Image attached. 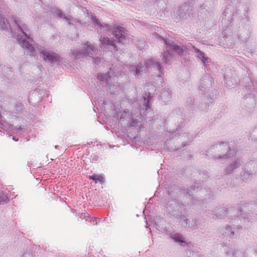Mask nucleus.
Listing matches in <instances>:
<instances>
[{"label":"nucleus","instance_id":"24","mask_svg":"<svg viewBox=\"0 0 257 257\" xmlns=\"http://www.w3.org/2000/svg\"><path fill=\"white\" fill-rule=\"evenodd\" d=\"M89 178L95 181V183L100 182V183H103L104 182V178L100 175H95L93 174L92 176H89Z\"/></svg>","mask_w":257,"mask_h":257},{"label":"nucleus","instance_id":"51","mask_svg":"<svg viewBox=\"0 0 257 257\" xmlns=\"http://www.w3.org/2000/svg\"><path fill=\"white\" fill-rule=\"evenodd\" d=\"M1 119H2V117H1ZM2 120H1V121H2ZM2 124H3V123H2V122H1V125H2Z\"/></svg>","mask_w":257,"mask_h":257},{"label":"nucleus","instance_id":"35","mask_svg":"<svg viewBox=\"0 0 257 257\" xmlns=\"http://www.w3.org/2000/svg\"><path fill=\"white\" fill-rule=\"evenodd\" d=\"M242 20L243 22H248L249 18H248V17L247 16H246L245 15H244Z\"/></svg>","mask_w":257,"mask_h":257},{"label":"nucleus","instance_id":"12","mask_svg":"<svg viewBox=\"0 0 257 257\" xmlns=\"http://www.w3.org/2000/svg\"><path fill=\"white\" fill-rule=\"evenodd\" d=\"M213 82L212 77L209 74H205L200 79V90L205 93H207L212 86Z\"/></svg>","mask_w":257,"mask_h":257},{"label":"nucleus","instance_id":"6","mask_svg":"<svg viewBox=\"0 0 257 257\" xmlns=\"http://www.w3.org/2000/svg\"><path fill=\"white\" fill-rule=\"evenodd\" d=\"M97 78L99 81L106 83L105 87L111 93L114 94L119 90V85L116 81V75L111 68H110L106 73H98Z\"/></svg>","mask_w":257,"mask_h":257},{"label":"nucleus","instance_id":"34","mask_svg":"<svg viewBox=\"0 0 257 257\" xmlns=\"http://www.w3.org/2000/svg\"><path fill=\"white\" fill-rule=\"evenodd\" d=\"M100 218L97 217H93L91 218V222L94 223L95 224H97V220H100Z\"/></svg>","mask_w":257,"mask_h":257},{"label":"nucleus","instance_id":"3","mask_svg":"<svg viewBox=\"0 0 257 257\" xmlns=\"http://www.w3.org/2000/svg\"><path fill=\"white\" fill-rule=\"evenodd\" d=\"M180 192L178 188L169 190L165 206L171 215L175 216L181 225L187 227L188 221L187 212L186 206L179 200L178 193Z\"/></svg>","mask_w":257,"mask_h":257},{"label":"nucleus","instance_id":"38","mask_svg":"<svg viewBox=\"0 0 257 257\" xmlns=\"http://www.w3.org/2000/svg\"><path fill=\"white\" fill-rule=\"evenodd\" d=\"M175 112L179 114V113H182V110L180 108L176 109L175 110Z\"/></svg>","mask_w":257,"mask_h":257},{"label":"nucleus","instance_id":"11","mask_svg":"<svg viewBox=\"0 0 257 257\" xmlns=\"http://www.w3.org/2000/svg\"><path fill=\"white\" fill-rule=\"evenodd\" d=\"M216 4V0H206L200 6V13L204 14L206 17L212 16Z\"/></svg>","mask_w":257,"mask_h":257},{"label":"nucleus","instance_id":"9","mask_svg":"<svg viewBox=\"0 0 257 257\" xmlns=\"http://www.w3.org/2000/svg\"><path fill=\"white\" fill-rule=\"evenodd\" d=\"M237 16L236 9L233 5H227L222 13L221 23L224 27L231 26L234 17Z\"/></svg>","mask_w":257,"mask_h":257},{"label":"nucleus","instance_id":"15","mask_svg":"<svg viewBox=\"0 0 257 257\" xmlns=\"http://www.w3.org/2000/svg\"><path fill=\"white\" fill-rule=\"evenodd\" d=\"M234 211H235V209L233 208H231L230 209L227 210V208L224 207H221L217 209L216 211L215 214L214 216H213L212 217L214 219L218 218H224L228 213L230 214V215H235L233 212Z\"/></svg>","mask_w":257,"mask_h":257},{"label":"nucleus","instance_id":"19","mask_svg":"<svg viewBox=\"0 0 257 257\" xmlns=\"http://www.w3.org/2000/svg\"><path fill=\"white\" fill-rule=\"evenodd\" d=\"M150 94H146L145 96H144L143 99L141 100V103L143 105V107H141V111L143 110H148L150 109L151 106L150 103Z\"/></svg>","mask_w":257,"mask_h":257},{"label":"nucleus","instance_id":"16","mask_svg":"<svg viewBox=\"0 0 257 257\" xmlns=\"http://www.w3.org/2000/svg\"><path fill=\"white\" fill-rule=\"evenodd\" d=\"M170 238L172 239H173L175 242L178 243L179 244V245H180L181 246H184L185 245H188L189 244V243L186 242L185 240V238L180 233H172L170 235Z\"/></svg>","mask_w":257,"mask_h":257},{"label":"nucleus","instance_id":"13","mask_svg":"<svg viewBox=\"0 0 257 257\" xmlns=\"http://www.w3.org/2000/svg\"><path fill=\"white\" fill-rule=\"evenodd\" d=\"M193 9V5L189 2L184 3L179 7L177 15L180 18L186 19L191 14Z\"/></svg>","mask_w":257,"mask_h":257},{"label":"nucleus","instance_id":"40","mask_svg":"<svg viewBox=\"0 0 257 257\" xmlns=\"http://www.w3.org/2000/svg\"><path fill=\"white\" fill-rule=\"evenodd\" d=\"M182 145L183 147H185V146H186L187 145V144H186V142H184L182 143Z\"/></svg>","mask_w":257,"mask_h":257},{"label":"nucleus","instance_id":"43","mask_svg":"<svg viewBox=\"0 0 257 257\" xmlns=\"http://www.w3.org/2000/svg\"><path fill=\"white\" fill-rule=\"evenodd\" d=\"M14 119H15V120H17L18 119V117L15 116L14 117Z\"/></svg>","mask_w":257,"mask_h":257},{"label":"nucleus","instance_id":"23","mask_svg":"<svg viewBox=\"0 0 257 257\" xmlns=\"http://www.w3.org/2000/svg\"><path fill=\"white\" fill-rule=\"evenodd\" d=\"M247 208V209H249V208H250V205L249 204L247 205V206H246L245 205H243L242 207H241L239 210H237V213L235 214V215H237V217H240L243 218V219H245L246 218L247 219H248V217H246V216H244V214L242 213V212L246 211V208Z\"/></svg>","mask_w":257,"mask_h":257},{"label":"nucleus","instance_id":"45","mask_svg":"<svg viewBox=\"0 0 257 257\" xmlns=\"http://www.w3.org/2000/svg\"><path fill=\"white\" fill-rule=\"evenodd\" d=\"M59 146L56 145L55 146V149H57L58 148Z\"/></svg>","mask_w":257,"mask_h":257},{"label":"nucleus","instance_id":"42","mask_svg":"<svg viewBox=\"0 0 257 257\" xmlns=\"http://www.w3.org/2000/svg\"><path fill=\"white\" fill-rule=\"evenodd\" d=\"M195 190V188L193 187H191V188H190V190H189L190 192H191V190Z\"/></svg>","mask_w":257,"mask_h":257},{"label":"nucleus","instance_id":"53","mask_svg":"<svg viewBox=\"0 0 257 257\" xmlns=\"http://www.w3.org/2000/svg\"><path fill=\"white\" fill-rule=\"evenodd\" d=\"M201 191L203 193V192H204V190L202 189V190H201Z\"/></svg>","mask_w":257,"mask_h":257},{"label":"nucleus","instance_id":"2","mask_svg":"<svg viewBox=\"0 0 257 257\" xmlns=\"http://www.w3.org/2000/svg\"><path fill=\"white\" fill-rule=\"evenodd\" d=\"M155 35L157 38L163 41L165 45L166 51H164L162 55V61L164 63L166 64L171 63L173 58V52L179 55H181L185 50H191V49H192L195 53V57L199 59L205 67L208 69L207 66H209L210 64L211 63V61L205 53L202 52L197 48L190 44L185 45H182V46L179 45L175 42L169 39H165L157 34H155Z\"/></svg>","mask_w":257,"mask_h":257},{"label":"nucleus","instance_id":"18","mask_svg":"<svg viewBox=\"0 0 257 257\" xmlns=\"http://www.w3.org/2000/svg\"><path fill=\"white\" fill-rule=\"evenodd\" d=\"M3 75L4 76V81L6 83H11L14 79V73L13 71L8 67H4Z\"/></svg>","mask_w":257,"mask_h":257},{"label":"nucleus","instance_id":"41","mask_svg":"<svg viewBox=\"0 0 257 257\" xmlns=\"http://www.w3.org/2000/svg\"><path fill=\"white\" fill-rule=\"evenodd\" d=\"M186 136H187L186 135H185V134H183V135H181V138L182 139H184V138H185V137H186Z\"/></svg>","mask_w":257,"mask_h":257},{"label":"nucleus","instance_id":"21","mask_svg":"<svg viewBox=\"0 0 257 257\" xmlns=\"http://www.w3.org/2000/svg\"><path fill=\"white\" fill-rule=\"evenodd\" d=\"M243 104L245 107L251 109L254 107L255 100L253 97L248 96L244 99Z\"/></svg>","mask_w":257,"mask_h":257},{"label":"nucleus","instance_id":"5","mask_svg":"<svg viewBox=\"0 0 257 257\" xmlns=\"http://www.w3.org/2000/svg\"><path fill=\"white\" fill-rule=\"evenodd\" d=\"M206 156L210 154L214 159H227L233 156L234 150L231 149L226 142H218L211 146L210 148L206 151Z\"/></svg>","mask_w":257,"mask_h":257},{"label":"nucleus","instance_id":"47","mask_svg":"<svg viewBox=\"0 0 257 257\" xmlns=\"http://www.w3.org/2000/svg\"><path fill=\"white\" fill-rule=\"evenodd\" d=\"M13 139L14 140H15V141H18V139H16L14 137L13 138Z\"/></svg>","mask_w":257,"mask_h":257},{"label":"nucleus","instance_id":"36","mask_svg":"<svg viewBox=\"0 0 257 257\" xmlns=\"http://www.w3.org/2000/svg\"><path fill=\"white\" fill-rule=\"evenodd\" d=\"M209 192H210V194H208L207 195H205V196H204V199L205 200L207 198H209L211 196V191L209 190Z\"/></svg>","mask_w":257,"mask_h":257},{"label":"nucleus","instance_id":"49","mask_svg":"<svg viewBox=\"0 0 257 257\" xmlns=\"http://www.w3.org/2000/svg\"><path fill=\"white\" fill-rule=\"evenodd\" d=\"M178 126H179L180 127H182L183 126V125H179Z\"/></svg>","mask_w":257,"mask_h":257},{"label":"nucleus","instance_id":"29","mask_svg":"<svg viewBox=\"0 0 257 257\" xmlns=\"http://www.w3.org/2000/svg\"><path fill=\"white\" fill-rule=\"evenodd\" d=\"M56 15L59 17V18H63L67 21L68 20V18L62 13V12L60 10H58L56 13Z\"/></svg>","mask_w":257,"mask_h":257},{"label":"nucleus","instance_id":"14","mask_svg":"<svg viewBox=\"0 0 257 257\" xmlns=\"http://www.w3.org/2000/svg\"><path fill=\"white\" fill-rule=\"evenodd\" d=\"M99 41L100 47L102 48H113L115 49L116 48L114 43L115 41L107 37H105L102 35L100 36Z\"/></svg>","mask_w":257,"mask_h":257},{"label":"nucleus","instance_id":"1","mask_svg":"<svg viewBox=\"0 0 257 257\" xmlns=\"http://www.w3.org/2000/svg\"><path fill=\"white\" fill-rule=\"evenodd\" d=\"M15 25L17 27L18 32H21L22 35L18 34L17 40L21 46L27 51V52L31 56H34L36 54V49L40 54L43 57L44 60H47L50 63L59 62L61 61V57L59 55L53 52L49 51L37 44H33L34 41L28 35L29 30L27 25L18 17L13 16L12 18Z\"/></svg>","mask_w":257,"mask_h":257},{"label":"nucleus","instance_id":"25","mask_svg":"<svg viewBox=\"0 0 257 257\" xmlns=\"http://www.w3.org/2000/svg\"><path fill=\"white\" fill-rule=\"evenodd\" d=\"M198 220L196 219H188V225L187 227L188 228H191V229H196L197 228V226L198 225Z\"/></svg>","mask_w":257,"mask_h":257},{"label":"nucleus","instance_id":"54","mask_svg":"<svg viewBox=\"0 0 257 257\" xmlns=\"http://www.w3.org/2000/svg\"><path fill=\"white\" fill-rule=\"evenodd\" d=\"M15 131H18L17 129L14 130ZM20 130H18V131H20Z\"/></svg>","mask_w":257,"mask_h":257},{"label":"nucleus","instance_id":"44","mask_svg":"<svg viewBox=\"0 0 257 257\" xmlns=\"http://www.w3.org/2000/svg\"><path fill=\"white\" fill-rule=\"evenodd\" d=\"M190 100V101H192V98H189L187 100V102H189V101Z\"/></svg>","mask_w":257,"mask_h":257},{"label":"nucleus","instance_id":"7","mask_svg":"<svg viewBox=\"0 0 257 257\" xmlns=\"http://www.w3.org/2000/svg\"><path fill=\"white\" fill-rule=\"evenodd\" d=\"M154 68L159 71L160 73L162 72V67L160 63L155 59H148L145 62L144 65L140 63L137 66L132 65L130 70L136 76H139L141 75V73L146 72L147 69Z\"/></svg>","mask_w":257,"mask_h":257},{"label":"nucleus","instance_id":"52","mask_svg":"<svg viewBox=\"0 0 257 257\" xmlns=\"http://www.w3.org/2000/svg\"><path fill=\"white\" fill-rule=\"evenodd\" d=\"M108 146H109V148H111V145H108Z\"/></svg>","mask_w":257,"mask_h":257},{"label":"nucleus","instance_id":"28","mask_svg":"<svg viewBox=\"0 0 257 257\" xmlns=\"http://www.w3.org/2000/svg\"><path fill=\"white\" fill-rule=\"evenodd\" d=\"M200 179L202 180L206 179L208 178V174L207 171H203L199 173Z\"/></svg>","mask_w":257,"mask_h":257},{"label":"nucleus","instance_id":"4","mask_svg":"<svg viewBox=\"0 0 257 257\" xmlns=\"http://www.w3.org/2000/svg\"><path fill=\"white\" fill-rule=\"evenodd\" d=\"M92 20L94 23L95 26L100 29H104L105 31L111 32L118 43L126 44L128 42L129 37L128 31L120 26L112 27L107 24H103L95 17H92Z\"/></svg>","mask_w":257,"mask_h":257},{"label":"nucleus","instance_id":"17","mask_svg":"<svg viewBox=\"0 0 257 257\" xmlns=\"http://www.w3.org/2000/svg\"><path fill=\"white\" fill-rule=\"evenodd\" d=\"M242 163V161L238 158L235 159L234 161L229 165L225 169L226 175L233 173V171L238 168Z\"/></svg>","mask_w":257,"mask_h":257},{"label":"nucleus","instance_id":"56","mask_svg":"<svg viewBox=\"0 0 257 257\" xmlns=\"http://www.w3.org/2000/svg\"><path fill=\"white\" fill-rule=\"evenodd\" d=\"M255 203L257 204V201L256 202V203Z\"/></svg>","mask_w":257,"mask_h":257},{"label":"nucleus","instance_id":"27","mask_svg":"<svg viewBox=\"0 0 257 257\" xmlns=\"http://www.w3.org/2000/svg\"><path fill=\"white\" fill-rule=\"evenodd\" d=\"M225 230H226L225 233L227 235L229 236L230 237H232L234 235V233L232 231V228L231 226H230V225H226L225 226Z\"/></svg>","mask_w":257,"mask_h":257},{"label":"nucleus","instance_id":"37","mask_svg":"<svg viewBox=\"0 0 257 257\" xmlns=\"http://www.w3.org/2000/svg\"><path fill=\"white\" fill-rule=\"evenodd\" d=\"M17 110L20 111L22 109V106L21 104H18L16 106Z\"/></svg>","mask_w":257,"mask_h":257},{"label":"nucleus","instance_id":"8","mask_svg":"<svg viewBox=\"0 0 257 257\" xmlns=\"http://www.w3.org/2000/svg\"><path fill=\"white\" fill-rule=\"evenodd\" d=\"M97 49L89 42H87L82 45L80 50H73L71 54L75 58L79 59L84 57H92L96 54Z\"/></svg>","mask_w":257,"mask_h":257},{"label":"nucleus","instance_id":"22","mask_svg":"<svg viewBox=\"0 0 257 257\" xmlns=\"http://www.w3.org/2000/svg\"><path fill=\"white\" fill-rule=\"evenodd\" d=\"M0 26L3 30H11V26L7 20L0 14Z\"/></svg>","mask_w":257,"mask_h":257},{"label":"nucleus","instance_id":"55","mask_svg":"<svg viewBox=\"0 0 257 257\" xmlns=\"http://www.w3.org/2000/svg\"><path fill=\"white\" fill-rule=\"evenodd\" d=\"M191 139H192L193 138V136H191Z\"/></svg>","mask_w":257,"mask_h":257},{"label":"nucleus","instance_id":"39","mask_svg":"<svg viewBox=\"0 0 257 257\" xmlns=\"http://www.w3.org/2000/svg\"><path fill=\"white\" fill-rule=\"evenodd\" d=\"M252 133L253 134V136H255V135L256 134H257V130H253V131ZM254 139H255V140H257V138H254Z\"/></svg>","mask_w":257,"mask_h":257},{"label":"nucleus","instance_id":"10","mask_svg":"<svg viewBox=\"0 0 257 257\" xmlns=\"http://www.w3.org/2000/svg\"><path fill=\"white\" fill-rule=\"evenodd\" d=\"M119 123L131 127L138 126L139 121L130 115L128 111L124 110L120 113Z\"/></svg>","mask_w":257,"mask_h":257},{"label":"nucleus","instance_id":"48","mask_svg":"<svg viewBox=\"0 0 257 257\" xmlns=\"http://www.w3.org/2000/svg\"><path fill=\"white\" fill-rule=\"evenodd\" d=\"M10 130V129H8V130H6V132L8 131V133H10V132H9ZM11 130L12 131V130Z\"/></svg>","mask_w":257,"mask_h":257},{"label":"nucleus","instance_id":"20","mask_svg":"<svg viewBox=\"0 0 257 257\" xmlns=\"http://www.w3.org/2000/svg\"><path fill=\"white\" fill-rule=\"evenodd\" d=\"M160 97L162 100L164 102H168L171 98V91L169 89H162L161 92Z\"/></svg>","mask_w":257,"mask_h":257},{"label":"nucleus","instance_id":"50","mask_svg":"<svg viewBox=\"0 0 257 257\" xmlns=\"http://www.w3.org/2000/svg\"><path fill=\"white\" fill-rule=\"evenodd\" d=\"M195 103V99H193V103L194 104Z\"/></svg>","mask_w":257,"mask_h":257},{"label":"nucleus","instance_id":"32","mask_svg":"<svg viewBox=\"0 0 257 257\" xmlns=\"http://www.w3.org/2000/svg\"><path fill=\"white\" fill-rule=\"evenodd\" d=\"M208 107H209V105L208 104H205L204 106L203 104H201L199 106L200 110L201 111H207V110L208 109Z\"/></svg>","mask_w":257,"mask_h":257},{"label":"nucleus","instance_id":"46","mask_svg":"<svg viewBox=\"0 0 257 257\" xmlns=\"http://www.w3.org/2000/svg\"><path fill=\"white\" fill-rule=\"evenodd\" d=\"M16 128H19V129H21V128H23V127H22L21 126H19V127H16Z\"/></svg>","mask_w":257,"mask_h":257},{"label":"nucleus","instance_id":"31","mask_svg":"<svg viewBox=\"0 0 257 257\" xmlns=\"http://www.w3.org/2000/svg\"><path fill=\"white\" fill-rule=\"evenodd\" d=\"M251 177L250 174L248 172H244L242 175L243 180H247Z\"/></svg>","mask_w":257,"mask_h":257},{"label":"nucleus","instance_id":"33","mask_svg":"<svg viewBox=\"0 0 257 257\" xmlns=\"http://www.w3.org/2000/svg\"><path fill=\"white\" fill-rule=\"evenodd\" d=\"M94 63L98 65L100 63V58L99 57L93 58Z\"/></svg>","mask_w":257,"mask_h":257},{"label":"nucleus","instance_id":"26","mask_svg":"<svg viewBox=\"0 0 257 257\" xmlns=\"http://www.w3.org/2000/svg\"><path fill=\"white\" fill-rule=\"evenodd\" d=\"M224 78L226 79V83L230 87H233L237 83V80L233 79V80L230 79L229 77L224 76Z\"/></svg>","mask_w":257,"mask_h":257},{"label":"nucleus","instance_id":"30","mask_svg":"<svg viewBox=\"0 0 257 257\" xmlns=\"http://www.w3.org/2000/svg\"><path fill=\"white\" fill-rule=\"evenodd\" d=\"M8 200H9V198L6 195L0 196V203H4L5 202H7V201Z\"/></svg>","mask_w":257,"mask_h":257}]
</instances>
